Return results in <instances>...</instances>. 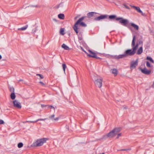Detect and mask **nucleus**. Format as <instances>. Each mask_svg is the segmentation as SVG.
I'll use <instances>...</instances> for the list:
<instances>
[{
    "mask_svg": "<svg viewBox=\"0 0 154 154\" xmlns=\"http://www.w3.org/2000/svg\"><path fill=\"white\" fill-rule=\"evenodd\" d=\"M45 119H39L37 120L36 121H27V122H31V123H35L38 121H44V120H45Z\"/></svg>",
    "mask_w": 154,
    "mask_h": 154,
    "instance_id": "nucleus-24",
    "label": "nucleus"
},
{
    "mask_svg": "<svg viewBox=\"0 0 154 154\" xmlns=\"http://www.w3.org/2000/svg\"><path fill=\"white\" fill-rule=\"evenodd\" d=\"M66 68H63V71L65 72Z\"/></svg>",
    "mask_w": 154,
    "mask_h": 154,
    "instance_id": "nucleus-43",
    "label": "nucleus"
},
{
    "mask_svg": "<svg viewBox=\"0 0 154 154\" xmlns=\"http://www.w3.org/2000/svg\"><path fill=\"white\" fill-rule=\"evenodd\" d=\"M83 51L87 55V54H88L86 52V51H85V50H84V51Z\"/></svg>",
    "mask_w": 154,
    "mask_h": 154,
    "instance_id": "nucleus-42",
    "label": "nucleus"
},
{
    "mask_svg": "<svg viewBox=\"0 0 154 154\" xmlns=\"http://www.w3.org/2000/svg\"><path fill=\"white\" fill-rule=\"evenodd\" d=\"M13 106L18 109H21L22 107L21 103L17 100H14L13 101Z\"/></svg>",
    "mask_w": 154,
    "mask_h": 154,
    "instance_id": "nucleus-9",
    "label": "nucleus"
},
{
    "mask_svg": "<svg viewBox=\"0 0 154 154\" xmlns=\"http://www.w3.org/2000/svg\"><path fill=\"white\" fill-rule=\"evenodd\" d=\"M146 65L147 67H150L151 65L149 62L148 61H147L146 62Z\"/></svg>",
    "mask_w": 154,
    "mask_h": 154,
    "instance_id": "nucleus-31",
    "label": "nucleus"
},
{
    "mask_svg": "<svg viewBox=\"0 0 154 154\" xmlns=\"http://www.w3.org/2000/svg\"><path fill=\"white\" fill-rule=\"evenodd\" d=\"M49 107L51 109L54 108V107L52 106H49Z\"/></svg>",
    "mask_w": 154,
    "mask_h": 154,
    "instance_id": "nucleus-39",
    "label": "nucleus"
},
{
    "mask_svg": "<svg viewBox=\"0 0 154 154\" xmlns=\"http://www.w3.org/2000/svg\"><path fill=\"white\" fill-rule=\"evenodd\" d=\"M146 59L147 60H149L150 62L153 63H154V61L151 57H147L146 58Z\"/></svg>",
    "mask_w": 154,
    "mask_h": 154,
    "instance_id": "nucleus-25",
    "label": "nucleus"
},
{
    "mask_svg": "<svg viewBox=\"0 0 154 154\" xmlns=\"http://www.w3.org/2000/svg\"><path fill=\"white\" fill-rule=\"evenodd\" d=\"M138 43L139 44V45L142 44L143 43V42L141 40H140L139 41V42Z\"/></svg>",
    "mask_w": 154,
    "mask_h": 154,
    "instance_id": "nucleus-36",
    "label": "nucleus"
},
{
    "mask_svg": "<svg viewBox=\"0 0 154 154\" xmlns=\"http://www.w3.org/2000/svg\"><path fill=\"white\" fill-rule=\"evenodd\" d=\"M2 58V56L1 55H0V59H1Z\"/></svg>",
    "mask_w": 154,
    "mask_h": 154,
    "instance_id": "nucleus-45",
    "label": "nucleus"
},
{
    "mask_svg": "<svg viewBox=\"0 0 154 154\" xmlns=\"http://www.w3.org/2000/svg\"><path fill=\"white\" fill-rule=\"evenodd\" d=\"M58 17L59 19L62 20L64 19L65 18L64 15L63 14H59L58 15Z\"/></svg>",
    "mask_w": 154,
    "mask_h": 154,
    "instance_id": "nucleus-21",
    "label": "nucleus"
},
{
    "mask_svg": "<svg viewBox=\"0 0 154 154\" xmlns=\"http://www.w3.org/2000/svg\"><path fill=\"white\" fill-rule=\"evenodd\" d=\"M129 49L126 50L124 52V53L122 54H120L119 55L112 56V58L116 59H119L123 58L126 57L127 56L133 55L136 52L133 49Z\"/></svg>",
    "mask_w": 154,
    "mask_h": 154,
    "instance_id": "nucleus-1",
    "label": "nucleus"
},
{
    "mask_svg": "<svg viewBox=\"0 0 154 154\" xmlns=\"http://www.w3.org/2000/svg\"><path fill=\"white\" fill-rule=\"evenodd\" d=\"M139 70L142 73L145 74H149L151 72V71L146 69V68H139Z\"/></svg>",
    "mask_w": 154,
    "mask_h": 154,
    "instance_id": "nucleus-12",
    "label": "nucleus"
},
{
    "mask_svg": "<svg viewBox=\"0 0 154 154\" xmlns=\"http://www.w3.org/2000/svg\"><path fill=\"white\" fill-rule=\"evenodd\" d=\"M62 47L64 48L65 50H69V48L68 46L64 44H63L61 46Z\"/></svg>",
    "mask_w": 154,
    "mask_h": 154,
    "instance_id": "nucleus-22",
    "label": "nucleus"
},
{
    "mask_svg": "<svg viewBox=\"0 0 154 154\" xmlns=\"http://www.w3.org/2000/svg\"><path fill=\"white\" fill-rule=\"evenodd\" d=\"M16 95L14 93H11L10 95V97L11 99L13 100H15V99L16 98Z\"/></svg>",
    "mask_w": 154,
    "mask_h": 154,
    "instance_id": "nucleus-23",
    "label": "nucleus"
},
{
    "mask_svg": "<svg viewBox=\"0 0 154 154\" xmlns=\"http://www.w3.org/2000/svg\"><path fill=\"white\" fill-rule=\"evenodd\" d=\"M138 59H137L135 61H132L131 63L130 67H136L138 65Z\"/></svg>",
    "mask_w": 154,
    "mask_h": 154,
    "instance_id": "nucleus-13",
    "label": "nucleus"
},
{
    "mask_svg": "<svg viewBox=\"0 0 154 154\" xmlns=\"http://www.w3.org/2000/svg\"><path fill=\"white\" fill-rule=\"evenodd\" d=\"M128 23L127 25V26H125L127 27H128V29H131V28L130 26H132L134 28V29L136 30H138L139 29V26L133 23H129V21L128 20Z\"/></svg>",
    "mask_w": 154,
    "mask_h": 154,
    "instance_id": "nucleus-8",
    "label": "nucleus"
},
{
    "mask_svg": "<svg viewBox=\"0 0 154 154\" xmlns=\"http://www.w3.org/2000/svg\"><path fill=\"white\" fill-rule=\"evenodd\" d=\"M124 6H125V8H127V9H129V7L128 6H127V5H124Z\"/></svg>",
    "mask_w": 154,
    "mask_h": 154,
    "instance_id": "nucleus-38",
    "label": "nucleus"
},
{
    "mask_svg": "<svg viewBox=\"0 0 154 154\" xmlns=\"http://www.w3.org/2000/svg\"><path fill=\"white\" fill-rule=\"evenodd\" d=\"M100 14L99 13H96L95 12H90L88 13L87 14V17L88 18H90L92 17H93L94 16V14Z\"/></svg>",
    "mask_w": 154,
    "mask_h": 154,
    "instance_id": "nucleus-14",
    "label": "nucleus"
},
{
    "mask_svg": "<svg viewBox=\"0 0 154 154\" xmlns=\"http://www.w3.org/2000/svg\"><path fill=\"white\" fill-rule=\"evenodd\" d=\"M132 7L136 10H137L138 12L141 13L142 15H143V13L141 10L140 9L139 7H136L135 6H133Z\"/></svg>",
    "mask_w": 154,
    "mask_h": 154,
    "instance_id": "nucleus-16",
    "label": "nucleus"
},
{
    "mask_svg": "<svg viewBox=\"0 0 154 154\" xmlns=\"http://www.w3.org/2000/svg\"><path fill=\"white\" fill-rule=\"evenodd\" d=\"M23 144L22 143H18L17 146L19 148H21L23 146Z\"/></svg>",
    "mask_w": 154,
    "mask_h": 154,
    "instance_id": "nucleus-28",
    "label": "nucleus"
},
{
    "mask_svg": "<svg viewBox=\"0 0 154 154\" xmlns=\"http://www.w3.org/2000/svg\"><path fill=\"white\" fill-rule=\"evenodd\" d=\"M73 28L77 34H78V26L75 23L73 26Z\"/></svg>",
    "mask_w": 154,
    "mask_h": 154,
    "instance_id": "nucleus-18",
    "label": "nucleus"
},
{
    "mask_svg": "<svg viewBox=\"0 0 154 154\" xmlns=\"http://www.w3.org/2000/svg\"><path fill=\"white\" fill-rule=\"evenodd\" d=\"M110 71L115 76H116L118 74V70L116 68H113L111 69Z\"/></svg>",
    "mask_w": 154,
    "mask_h": 154,
    "instance_id": "nucleus-15",
    "label": "nucleus"
},
{
    "mask_svg": "<svg viewBox=\"0 0 154 154\" xmlns=\"http://www.w3.org/2000/svg\"><path fill=\"white\" fill-rule=\"evenodd\" d=\"M4 124V121L3 120L0 119V125Z\"/></svg>",
    "mask_w": 154,
    "mask_h": 154,
    "instance_id": "nucleus-34",
    "label": "nucleus"
},
{
    "mask_svg": "<svg viewBox=\"0 0 154 154\" xmlns=\"http://www.w3.org/2000/svg\"><path fill=\"white\" fill-rule=\"evenodd\" d=\"M62 66V67H66V65L65 63H63Z\"/></svg>",
    "mask_w": 154,
    "mask_h": 154,
    "instance_id": "nucleus-35",
    "label": "nucleus"
},
{
    "mask_svg": "<svg viewBox=\"0 0 154 154\" xmlns=\"http://www.w3.org/2000/svg\"><path fill=\"white\" fill-rule=\"evenodd\" d=\"M90 54H88L87 56L89 57L95 58L97 59H101L100 57H97L96 53L93 52L90 50H88Z\"/></svg>",
    "mask_w": 154,
    "mask_h": 154,
    "instance_id": "nucleus-11",
    "label": "nucleus"
},
{
    "mask_svg": "<svg viewBox=\"0 0 154 154\" xmlns=\"http://www.w3.org/2000/svg\"><path fill=\"white\" fill-rule=\"evenodd\" d=\"M29 6L31 7H36V8H39V6L38 5H30Z\"/></svg>",
    "mask_w": 154,
    "mask_h": 154,
    "instance_id": "nucleus-33",
    "label": "nucleus"
},
{
    "mask_svg": "<svg viewBox=\"0 0 154 154\" xmlns=\"http://www.w3.org/2000/svg\"><path fill=\"white\" fill-rule=\"evenodd\" d=\"M60 33L62 35H64L65 34L64 29V28H61L60 29Z\"/></svg>",
    "mask_w": 154,
    "mask_h": 154,
    "instance_id": "nucleus-27",
    "label": "nucleus"
},
{
    "mask_svg": "<svg viewBox=\"0 0 154 154\" xmlns=\"http://www.w3.org/2000/svg\"><path fill=\"white\" fill-rule=\"evenodd\" d=\"M60 4H59V5L57 6V7H55V8H58L60 7Z\"/></svg>",
    "mask_w": 154,
    "mask_h": 154,
    "instance_id": "nucleus-40",
    "label": "nucleus"
},
{
    "mask_svg": "<svg viewBox=\"0 0 154 154\" xmlns=\"http://www.w3.org/2000/svg\"><path fill=\"white\" fill-rule=\"evenodd\" d=\"M108 15L106 14L101 15L99 16L96 17L94 19V20L96 21H100L102 20L107 18Z\"/></svg>",
    "mask_w": 154,
    "mask_h": 154,
    "instance_id": "nucleus-10",
    "label": "nucleus"
},
{
    "mask_svg": "<svg viewBox=\"0 0 154 154\" xmlns=\"http://www.w3.org/2000/svg\"><path fill=\"white\" fill-rule=\"evenodd\" d=\"M142 52H143V48L142 47H141L139 48L137 50V54L138 55H139V54H141L142 53Z\"/></svg>",
    "mask_w": 154,
    "mask_h": 154,
    "instance_id": "nucleus-20",
    "label": "nucleus"
},
{
    "mask_svg": "<svg viewBox=\"0 0 154 154\" xmlns=\"http://www.w3.org/2000/svg\"><path fill=\"white\" fill-rule=\"evenodd\" d=\"M135 39L136 36L134 35L133 36V39L131 43V46L132 47V49H133L136 52V50H137V48L138 47L139 45L138 43H137L136 44V45H135Z\"/></svg>",
    "mask_w": 154,
    "mask_h": 154,
    "instance_id": "nucleus-7",
    "label": "nucleus"
},
{
    "mask_svg": "<svg viewBox=\"0 0 154 154\" xmlns=\"http://www.w3.org/2000/svg\"><path fill=\"white\" fill-rule=\"evenodd\" d=\"M28 26L26 25L24 27H22L20 28H19L18 29V30H26Z\"/></svg>",
    "mask_w": 154,
    "mask_h": 154,
    "instance_id": "nucleus-26",
    "label": "nucleus"
},
{
    "mask_svg": "<svg viewBox=\"0 0 154 154\" xmlns=\"http://www.w3.org/2000/svg\"><path fill=\"white\" fill-rule=\"evenodd\" d=\"M39 83L42 85H45V84L43 82H39Z\"/></svg>",
    "mask_w": 154,
    "mask_h": 154,
    "instance_id": "nucleus-37",
    "label": "nucleus"
},
{
    "mask_svg": "<svg viewBox=\"0 0 154 154\" xmlns=\"http://www.w3.org/2000/svg\"><path fill=\"white\" fill-rule=\"evenodd\" d=\"M42 107H44V105H42Z\"/></svg>",
    "mask_w": 154,
    "mask_h": 154,
    "instance_id": "nucleus-46",
    "label": "nucleus"
},
{
    "mask_svg": "<svg viewBox=\"0 0 154 154\" xmlns=\"http://www.w3.org/2000/svg\"><path fill=\"white\" fill-rule=\"evenodd\" d=\"M55 115H52L49 117V118L51 119L54 120L55 121H57L59 120V118L58 117L54 118Z\"/></svg>",
    "mask_w": 154,
    "mask_h": 154,
    "instance_id": "nucleus-17",
    "label": "nucleus"
},
{
    "mask_svg": "<svg viewBox=\"0 0 154 154\" xmlns=\"http://www.w3.org/2000/svg\"><path fill=\"white\" fill-rule=\"evenodd\" d=\"M87 17V16H82L81 18H79L77 21L75 22V24L77 26L79 25L83 27H86L87 25L84 22L82 21L85 18Z\"/></svg>",
    "mask_w": 154,
    "mask_h": 154,
    "instance_id": "nucleus-6",
    "label": "nucleus"
},
{
    "mask_svg": "<svg viewBox=\"0 0 154 154\" xmlns=\"http://www.w3.org/2000/svg\"><path fill=\"white\" fill-rule=\"evenodd\" d=\"M121 130V128H116L110 131L109 133L106 134L105 135L103 136L102 139H106L108 138H113L117 134L119 133Z\"/></svg>",
    "mask_w": 154,
    "mask_h": 154,
    "instance_id": "nucleus-2",
    "label": "nucleus"
},
{
    "mask_svg": "<svg viewBox=\"0 0 154 154\" xmlns=\"http://www.w3.org/2000/svg\"><path fill=\"white\" fill-rule=\"evenodd\" d=\"M36 75L38 76L40 79H42L44 78L43 76L41 74H36Z\"/></svg>",
    "mask_w": 154,
    "mask_h": 154,
    "instance_id": "nucleus-30",
    "label": "nucleus"
},
{
    "mask_svg": "<svg viewBox=\"0 0 154 154\" xmlns=\"http://www.w3.org/2000/svg\"><path fill=\"white\" fill-rule=\"evenodd\" d=\"M117 137H116L117 139L119 138L120 137H121L122 136V133H118L117 134Z\"/></svg>",
    "mask_w": 154,
    "mask_h": 154,
    "instance_id": "nucleus-32",
    "label": "nucleus"
},
{
    "mask_svg": "<svg viewBox=\"0 0 154 154\" xmlns=\"http://www.w3.org/2000/svg\"><path fill=\"white\" fill-rule=\"evenodd\" d=\"M10 91L11 93H14V89L13 87H11L10 89Z\"/></svg>",
    "mask_w": 154,
    "mask_h": 154,
    "instance_id": "nucleus-29",
    "label": "nucleus"
},
{
    "mask_svg": "<svg viewBox=\"0 0 154 154\" xmlns=\"http://www.w3.org/2000/svg\"><path fill=\"white\" fill-rule=\"evenodd\" d=\"M94 83L95 85L99 88L101 87L102 85L103 79L102 77L99 75H94L93 78Z\"/></svg>",
    "mask_w": 154,
    "mask_h": 154,
    "instance_id": "nucleus-4",
    "label": "nucleus"
},
{
    "mask_svg": "<svg viewBox=\"0 0 154 154\" xmlns=\"http://www.w3.org/2000/svg\"><path fill=\"white\" fill-rule=\"evenodd\" d=\"M81 49L83 51H84V48L82 47H81Z\"/></svg>",
    "mask_w": 154,
    "mask_h": 154,
    "instance_id": "nucleus-41",
    "label": "nucleus"
},
{
    "mask_svg": "<svg viewBox=\"0 0 154 154\" xmlns=\"http://www.w3.org/2000/svg\"><path fill=\"white\" fill-rule=\"evenodd\" d=\"M78 38L79 41L80 43L82 42V35L81 33H79L78 35Z\"/></svg>",
    "mask_w": 154,
    "mask_h": 154,
    "instance_id": "nucleus-19",
    "label": "nucleus"
},
{
    "mask_svg": "<svg viewBox=\"0 0 154 154\" xmlns=\"http://www.w3.org/2000/svg\"><path fill=\"white\" fill-rule=\"evenodd\" d=\"M109 18L110 20H115L116 21H119V23L121 24L123 26H127L128 23V20L123 18L122 17H117L115 15H112L109 16Z\"/></svg>",
    "mask_w": 154,
    "mask_h": 154,
    "instance_id": "nucleus-3",
    "label": "nucleus"
},
{
    "mask_svg": "<svg viewBox=\"0 0 154 154\" xmlns=\"http://www.w3.org/2000/svg\"><path fill=\"white\" fill-rule=\"evenodd\" d=\"M77 17H77V16L76 17H75V18H74V19H75V20H76V19L77 18Z\"/></svg>",
    "mask_w": 154,
    "mask_h": 154,
    "instance_id": "nucleus-44",
    "label": "nucleus"
},
{
    "mask_svg": "<svg viewBox=\"0 0 154 154\" xmlns=\"http://www.w3.org/2000/svg\"><path fill=\"white\" fill-rule=\"evenodd\" d=\"M48 140V139L47 138H43L38 139L33 143L32 145V146L36 147L42 146L44 143H46L47 141Z\"/></svg>",
    "mask_w": 154,
    "mask_h": 154,
    "instance_id": "nucleus-5",
    "label": "nucleus"
}]
</instances>
